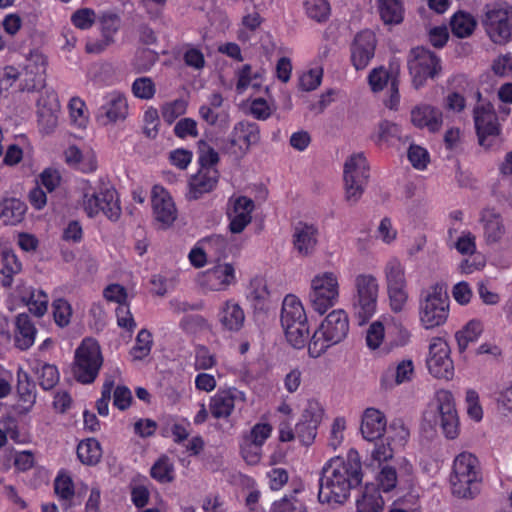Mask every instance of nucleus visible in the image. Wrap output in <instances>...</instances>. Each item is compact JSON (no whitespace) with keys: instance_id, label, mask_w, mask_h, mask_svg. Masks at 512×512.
<instances>
[{"instance_id":"1","label":"nucleus","mask_w":512,"mask_h":512,"mask_svg":"<svg viewBox=\"0 0 512 512\" xmlns=\"http://www.w3.org/2000/svg\"><path fill=\"white\" fill-rule=\"evenodd\" d=\"M362 466L357 451L351 450L346 459H330L322 468L318 499L321 503L343 504L350 491L362 482Z\"/></svg>"},{"instance_id":"2","label":"nucleus","mask_w":512,"mask_h":512,"mask_svg":"<svg viewBox=\"0 0 512 512\" xmlns=\"http://www.w3.org/2000/svg\"><path fill=\"white\" fill-rule=\"evenodd\" d=\"M482 473L479 460L469 452L460 453L453 463L451 484L453 494L472 499L481 489Z\"/></svg>"},{"instance_id":"3","label":"nucleus","mask_w":512,"mask_h":512,"mask_svg":"<svg viewBox=\"0 0 512 512\" xmlns=\"http://www.w3.org/2000/svg\"><path fill=\"white\" fill-rule=\"evenodd\" d=\"M379 283L370 273L355 276L351 296V313L359 325L366 324L376 313Z\"/></svg>"},{"instance_id":"4","label":"nucleus","mask_w":512,"mask_h":512,"mask_svg":"<svg viewBox=\"0 0 512 512\" xmlns=\"http://www.w3.org/2000/svg\"><path fill=\"white\" fill-rule=\"evenodd\" d=\"M349 332V318L343 309L330 312L311 337L308 351L316 358L329 347L343 341Z\"/></svg>"},{"instance_id":"5","label":"nucleus","mask_w":512,"mask_h":512,"mask_svg":"<svg viewBox=\"0 0 512 512\" xmlns=\"http://www.w3.org/2000/svg\"><path fill=\"white\" fill-rule=\"evenodd\" d=\"M448 315L449 298L443 283H435L422 291L419 299V320L425 329L443 325Z\"/></svg>"},{"instance_id":"6","label":"nucleus","mask_w":512,"mask_h":512,"mask_svg":"<svg viewBox=\"0 0 512 512\" xmlns=\"http://www.w3.org/2000/svg\"><path fill=\"white\" fill-rule=\"evenodd\" d=\"M281 324L287 341L296 349L303 348L309 338V326L304 307L294 295L283 300Z\"/></svg>"},{"instance_id":"7","label":"nucleus","mask_w":512,"mask_h":512,"mask_svg":"<svg viewBox=\"0 0 512 512\" xmlns=\"http://www.w3.org/2000/svg\"><path fill=\"white\" fill-rule=\"evenodd\" d=\"M102 365L103 356L97 341L84 339L75 351L72 367L74 378L82 384H91L97 378Z\"/></svg>"},{"instance_id":"8","label":"nucleus","mask_w":512,"mask_h":512,"mask_svg":"<svg viewBox=\"0 0 512 512\" xmlns=\"http://www.w3.org/2000/svg\"><path fill=\"white\" fill-rule=\"evenodd\" d=\"M436 402L437 414L435 411H426L424 421L431 427L439 424L448 439H455L459 434V417L452 393L448 390H439L436 393Z\"/></svg>"},{"instance_id":"9","label":"nucleus","mask_w":512,"mask_h":512,"mask_svg":"<svg viewBox=\"0 0 512 512\" xmlns=\"http://www.w3.org/2000/svg\"><path fill=\"white\" fill-rule=\"evenodd\" d=\"M481 23L496 44H505L512 34V7L507 3L488 4Z\"/></svg>"},{"instance_id":"10","label":"nucleus","mask_w":512,"mask_h":512,"mask_svg":"<svg viewBox=\"0 0 512 512\" xmlns=\"http://www.w3.org/2000/svg\"><path fill=\"white\" fill-rule=\"evenodd\" d=\"M389 307L394 313L406 310L409 300L405 269L397 258L390 259L384 267Z\"/></svg>"},{"instance_id":"11","label":"nucleus","mask_w":512,"mask_h":512,"mask_svg":"<svg viewBox=\"0 0 512 512\" xmlns=\"http://www.w3.org/2000/svg\"><path fill=\"white\" fill-rule=\"evenodd\" d=\"M339 299V281L335 273H318L311 280L309 301L314 311L324 314L336 305Z\"/></svg>"},{"instance_id":"12","label":"nucleus","mask_w":512,"mask_h":512,"mask_svg":"<svg viewBox=\"0 0 512 512\" xmlns=\"http://www.w3.org/2000/svg\"><path fill=\"white\" fill-rule=\"evenodd\" d=\"M83 208L92 218L100 212L111 221H117L121 215L117 193L112 187L85 188L83 193Z\"/></svg>"},{"instance_id":"13","label":"nucleus","mask_w":512,"mask_h":512,"mask_svg":"<svg viewBox=\"0 0 512 512\" xmlns=\"http://www.w3.org/2000/svg\"><path fill=\"white\" fill-rule=\"evenodd\" d=\"M369 179V167L362 153L351 155L344 164L345 199L351 205L361 198Z\"/></svg>"},{"instance_id":"14","label":"nucleus","mask_w":512,"mask_h":512,"mask_svg":"<svg viewBox=\"0 0 512 512\" xmlns=\"http://www.w3.org/2000/svg\"><path fill=\"white\" fill-rule=\"evenodd\" d=\"M409 73L416 89L424 85L427 79H433L441 71L440 58L424 47H416L410 51L408 58Z\"/></svg>"},{"instance_id":"15","label":"nucleus","mask_w":512,"mask_h":512,"mask_svg":"<svg viewBox=\"0 0 512 512\" xmlns=\"http://www.w3.org/2000/svg\"><path fill=\"white\" fill-rule=\"evenodd\" d=\"M478 104L474 108V122L479 144L490 148L500 135L501 128L498 116L493 105L481 99V93L477 92Z\"/></svg>"},{"instance_id":"16","label":"nucleus","mask_w":512,"mask_h":512,"mask_svg":"<svg viewBox=\"0 0 512 512\" xmlns=\"http://www.w3.org/2000/svg\"><path fill=\"white\" fill-rule=\"evenodd\" d=\"M260 127L254 122L242 120L237 122L223 149L236 158H242L250 150L251 146L260 142Z\"/></svg>"},{"instance_id":"17","label":"nucleus","mask_w":512,"mask_h":512,"mask_svg":"<svg viewBox=\"0 0 512 512\" xmlns=\"http://www.w3.org/2000/svg\"><path fill=\"white\" fill-rule=\"evenodd\" d=\"M426 363L430 374L435 378L445 380L453 378L454 365L450 358V348L442 338L436 337L431 340Z\"/></svg>"},{"instance_id":"18","label":"nucleus","mask_w":512,"mask_h":512,"mask_svg":"<svg viewBox=\"0 0 512 512\" xmlns=\"http://www.w3.org/2000/svg\"><path fill=\"white\" fill-rule=\"evenodd\" d=\"M46 67V57L37 50L32 51L24 64L22 90L33 92L45 88Z\"/></svg>"},{"instance_id":"19","label":"nucleus","mask_w":512,"mask_h":512,"mask_svg":"<svg viewBox=\"0 0 512 512\" xmlns=\"http://www.w3.org/2000/svg\"><path fill=\"white\" fill-rule=\"evenodd\" d=\"M377 39L369 29L358 32L350 46L351 62L356 70L365 69L375 54Z\"/></svg>"},{"instance_id":"20","label":"nucleus","mask_w":512,"mask_h":512,"mask_svg":"<svg viewBox=\"0 0 512 512\" xmlns=\"http://www.w3.org/2000/svg\"><path fill=\"white\" fill-rule=\"evenodd\" d=\"M152 208L155 220L163 228L173 224L177 218V209L171 195L161 186H154L152 189Z\"/></svg>"},{"instance_id":"21","label":"nucleus","mask_w":512,"mask_h":512,"mask_svg":"<svg viewBox=\"0 0 512 512\" xmlns=\"http://www.w3.org/2000/svg\"><path fill=\"white\" fill-rule=\"evenodd\" d=\"M395 431L400 440H406L409 436V431L405 427L402 421H393L388 428L387 435H384L380 439L374 440V446L371 450V458L377 461L379 464L388 461L393 458L394 450L391 446V440L394 437L391 432Z\"/></svg>"},{"instance_id":"22","label":"nucleus","mask_w":512,"mask_h":512,"mask_svg":"<svg viewBox=\"0 0 512 512\" xmlns=\"http://www.w3.org/2000/svg\"><path fill=\"white\" fill-rule=\"evenodd\" d=\"M479 222L483 229V238L488 245L499 243L506 233L502 215L495 208H484L480 212Z\"/></svg>"},{"instance_id":"23","label":"nucleus","mask_w":512,"mask_h":512,"mask_svg":"<svg viewBox=\"0 0 512 512\" xmlns=\"http://www.w3.org/2000/svg\"><path fill=\"white\" fill-rule=\"evenodd\" d=\"M127 115L128 103L126 97L119 92H113L107 96L105 104L99 109L97 119L103 125H107L123 121Z\"/></svg>"},{"instance_id":"24","label":"nucleus","mask_w":512,"mask_h":512,"mask_svg":"<svg viewBox=\"0 0 512 512\" xmlns=\"http://www.w3.org/2000/svg\"><path fill=\"white\" fill-rule=\"evenodd\" d=\"M293 248L298 255L308 257L312 255L318 243V229L312 224L298 222L293 230Z\"/></svg>"},{"instance_id":"25","label":"nucleus","mask_w":512,"mask_h":512,"mask_svg":"<svg viewBox=\"0 0 512 512\" xmlns=\"http://www.w3.org/2000/svg\"><path fill=\"white\" fill-rule=\"evenodd\" d=\"M410 121L417 128H427L430 132L439 131L443 124V114L429 104H420L412 108Z\"/></svg>"},{"instance_id":"26","label":"nucleus","mask_w":512,"mask_h":512,"mask_svg":"<svg viewBox=\"0 0 512 512\" xmlns=\"http://www.w3.org/2000/svg\"><path fill=\"white\" fill-rule=\"evenodd\" d=\"M245 401L246 397L242 391L236 388L219 390L210 401V412L216 419L227 418L231 415L236 401Z\"/></svg>"},{"instance_id":"27","label":"nucleus","mask_w":512,"mask_h":512,"mask_svg":"<svg viewBox=\"0 0 512 512\" xmlns=\"http://www.w3.org/2000/svg\"><path fill=\"white\" fill-rule=\"evenodd\" d=\"M360 431L367 441H374L387 435V420L384 413L375 408H367L362 416Z\"/></svg>"},{"instance_id":"28","label":"nucleus","mask_w":512,"mask_h":512,"mask_svg":"<svg viewBox=\"0 0 512 512\" xmlns=\"http://www.w3.org/2000/svg\"><path fill=\"white\" fill-rule=\"evenodd\" d=\"M219 172L216 168H200L189 181L187 198L197 200L203 194L211 192L217 185Z\"/></svg>"},{"instance_id":"29","label":"nucleus","mask_w":512,"mask_h":512,"mask_svg":"<svg viewBox=\"0 0 512 512\" xmlns=\"http://www.w3.org/2000/svg\"><path fill=\"white\" fill-rule=\"evenodd\" d=\"M205 278L212 290H225L236 282L235 269L230 263H219L205 273Z\"/></svg>"},{"instance_id":"30","label":"nucleus","mask_w":512,"mask_h":512,"mask_svg":"<svg viewBox=\"0 0 512 512\" xmlns=\"http://www.w3.org/2000/svg\"><path fill=\"white\" fill-rule=\"evenodd\" d=\"M254 207L253 200L248 197L241 196L235 200L234 215H230L231 221L229 224L232 233L242 232L251 222Z\"/></svg>"},{"instance_id":"31","label":"nucleus","mask_w":512,"mask_h":512,"mask_svg":"<svg viewBox=\"0 0 512 512\" xmlns=\"http://www.w3.org/2000/svg\"><path fill=\"white\" fill-rule=\"evenodd\" d=\"M100 24L103 40L88 43L86 50L89 53H100L114 42V35L119 29V18L116 15H103Z\"/></svg>"},{"instance_id":"32","label":"nucleus","mask_w":512,"mask_h":512,"mask_svg":"<svg viewBox=\"0 0 512 512\" xmlns=\"http://www.w3.org/2000/svg\"><path fill=\"white\" fill-rule=\"evenodd\" d=\"M15 345L21 350H27L35 341L36 328L28 314L21 313L15 321Z\"/></svg>"},{"instance_id":"33","label":"nucleus","mask_w":512,"mask_h":512,"mask_svg":"<svg viewBox=\"0 0 512 512\" xmlns=\"http://www.w3.org/2000/svg\"><path fill=\"white\" fill-rule=\"evenodd\" d=\"M56 102L57 96L53 90H45L37 99L39 121L41 124H45L49 130L57 124V117L54 114Z\"/></svg>"},{"instance_id":"34","label":"nucleus","mask_w":512,"mask_h":512,"mask_svg":"<svg viewBox=\"0 0 512 512\" xmlns=\"http://www.w3.org/2000/svg\"><path fill=\"white\" fill-rule=\"evenodd\" d=\"M26 210V204L20 199L6 198L0 202V219L4 224L16 225L24 219Z\"/></svg>"},{"instance_id":"35","label":"nucleus","mask_w":512,"mask_h":512,"mask_svg":"<svg viewBox=\"0 0 512 512\" xmlns=\"http://www.w3.org/2000/svg\"><path fill=\"white\" fill-rule=\"evenodd\" d=\"M247 298L255 311L262 312L268 308L269 292L263 278L256 277L251 280Z\"/></svg>"},{"instance_id":"36","label":"nucleus","mask_w":512,"mask_h":512,"mask_svg":"<svg viewBox=\"0 0 512 512\" xmlns=\"http://www.w3.org/2000/svg\"><path fill=\"white\" fill-rule=\"evenodd\" d=\"M245 315L242 308L233 301H227L220 314V322L230 331H238L244 323Z\"/></svg>"},{"instance_id":"37","label":"nucleus","mask_w":512,"mask_h":512,"mask_svg":"<svg viewBox=\"0 0 512 512\" xmlns=\"http://www.w3.org/2000/svg\"><path fill=\"white\" fill-rule=\"evenodd\" d=\"M384 501L375 485H366L362 497L357 500V512H382Z\"/></svg>"},{"instance_id":"38","label":"nucleus","mask_w":512,"mask_h":512,"mask_svg":"<svg viewBox=\"0 0 512 512\" xmlns=\"http://www.w3.org/2000/svg\"><path fill=\"white\" fill-rule=\"evenodd\" d=\"M77 456L83 464H97L102 457L100 443L94 438H88L81 441L77 447Z\"/></svg>"},{"instance_id":"39","label":"nucleus","mask_w":512,"mask_h":512,"mask_svg":"<svg viewBox=\"0 0 512 512\" xmlns=\"http://www.w3.org/2000/svg\"><path fill=\"white\" fill-rule=\"evenodd\" d=\"M380 17L385 24H399L403 20L404 8L401 0H378Z\"/></svg>"},{"instance_id":"40","label":"nucleus","mask_w":512,"mask_h":512,"mask_svg":"<svg viewBox=\"0 0 512 512\" xmlns=\"http://www.w3.org/2000/svg\"><path fill=\"white\" fill-rule=\"evenodd\" d=\"M450 26L452 33L456 37L465 38L473 33L476 27V20L471 14L464 11H458L451 18Z\"/></svg>"},{"instance_id":"41","label":"nucleus","mask_w":512,"mask_h":512,"mask_svg":"<svg viewBox=\"0 0 512 512\" xmlns=\"http://www.w3.org/2000/svg\"><path fill=\"white\" fill-rule=\"evenodd\" d=\"M202 245L205 247L208 256L213 261L219 262L227 255L228 243L221 235H212L205 238L202 241Z\"/></svg>"},{"instance_id":"42","label":"nucleus","mask_w":512,"mask_h":512,"mask_svg":"<svg viewBox=\"0 0 512 512\" xmlns=\"http://www.w3.org/2000/svg\"><path fill=\"white\" fill-rule=\"evenodd\" d=\"M482 332V325L478 321H470L455 335L459 350L464 351L469 343L475 342Z\"/></svg>"},{"instance_id":"43","label":"nucleus","mask_w":512,"mask_h":512,"mask_svg":"<svg viewBox=\"0 0 512 512\" xmlns=\"http://www.w3.org/2000/svg\"><path fill=\"white\" fill-rule=\"evenodd\" d=\"M17 379V391L20 400L24 403H28L29 407H31L36 399L35 384L30 380L29 375L21 369L17 372Z\"/></svg>"},{"instance_id":"44","label":"nucleus","mask_w":512,"mask_h":512,"mask_svg":"<svg viewBox=\"0 0 512 512\" xmlns=\"http://www.w3.org/2000/svg\"><path fill=\"white\" fill-rule=\"evenodd\" d=\"M152 345V334L147 329H142L136 337V343L132 347L130 354L134 360H142L149 355Z\"/></svg>"},{"instance_id":"45","label":"nucleus","mask_w":512,"mask_h":512,"mask_svg":"<svg viewBox=\"0 0 512 512\" xmlns=\"http://www.w3.org/2000/svg\"><path fill=\"white\" fill-rule=\"evenodd\" d=\"M304 8L309 18L323 22L328 19L330 5L326 0H305Z\"/></svg>"},{"instance_id":"46","label":"nucleus","mask_w":512,"mask_h":512,"mask_svg":"<svg viewBox=\"0 0 512 512\" xmlns=\"http://www.w3.org/2000/svg\"><path fill=\"white\" fill-rule=\"evenodd\" d=\"M132 93L138 99L150 100L156 93V85L150 77H139L132 84Z\"/></svg>"},{"instance_id":"47","label":"nucleus","mask_w":512,"mask_h":512,"mask_svg":"<svg viewBox=\"0 0 512 512\" xmlns=\"http://www.w3.org/2000/svg\"><path fill=\"white\" fill-rule=\"evenodd\" d=\"M414 373V366L411 360H403L394 369H389L385 376L384 380L389 377L395 378L396 384H402L404 382H408L412 379Z\"/></svg>"},{"instance_id":"48","label":"nucleus","mask_w":512,"mask_h":512,"mask_svg":"<svg viewBox=\"0 0 512 512\" xmlns=\"http://www.w3.org/2000/svg\"><path fill=\"white\" fill-rule=\"evenodd\" d=\"M48 301L49 298L43 290H33L26 300V305L29 307L30 312L41 317L47 311Z\"/></svg>"},{"instance_id":"49","label":"nucleus","mask_w":512,"mask_h":512,"mask_svg":"<svg viewBox=\"0 0 512 512\" xmlns=\"http://www.w3.org/2000/svg\"><path fill=\"white\" fill-rule=\"evenodd\" d=\"M37 373L39 384L44 390L52 389L59 381V373L54 365L43 364Z\"/></svg>"},{"instance_id":"50","label":"nucleus","mask_w":512,"mask_h":512,"mask_svg":"<svg viewBox=\"0 0 512 512\" xmlns=\"http://www.w3.org/2000/svg\"><path fill=\"white\" fill-rule=\"evenodd\" d=\"M187 102L184 99H176L167 103L162 108V117L168 124L173 123L179 116L186 113Z\"/></svg>"},{"instance_id":"51","label":"nucleus","mask_w":512,"mask_h":512,"mask_svg":"<svg viewBox=\"0 0 512 512\" xmlns=\"http://www.w3.org/2000/svg\"><path fill=\"white\" fill-rule=\"evenodd\" d=\"M53 315L55 322L60 327H65L70 323L72 314L70 304L64 299H56L53 304Z\"/></svg>"},{"instance_id":"52","label":"nucleus","mask_w":512,"mask_h":512,"mask_svg":"<svg viewBox=\"0 0 512 512\" xmlns=\"http://www.w3.org/2000/svg\"><path fill=\"white\" fill-rule=\"evenodd\" d=\"M397 479L398 477L395 467L384 465L377 476L378 486L384 492H389L396 487Z\"/></svg>"},{"instance_id":"53","label":"nucleus","mask_w":512,"mask_h":512,"mask_svg":"<svg viewBox=\"0 0 512 512\" xmlns=\"http://www.w3.org/2000/svg\"><path fill=\"white\" fill-rule=\"evenodd\" d=\"M198 150L200 168H215L214 166L219 161V156L215 149L201 140L198 142Z\"/></svg>"},{"instance_id":"54","label":"nucleus","mask_w":512,"mask_h":512,"mask_svg":"<svg viewBox=\"0 0 512 512\" xmlns=\"http://www.w3.org/2000/svg\"><path fill=\"white\" fill-rule=\"evenodd\" d=\"M173 467L167 458L159 459L151 468V476L161 483H168L173 480Z\"/></svg>"},{"instance_id":"55","label":"nucleus","mask_w":512,"mask_h":512,"mask_svg":"<svg viewBox=\"0 0 512 512\" xmlns=\"http://www.w3.org/2000/svg\"><path fill=\"white\" fill-rule=\"evenodd\" d=\"M114 387V379L107 377L101 391V398L96 402V408L101 416H107L109 412V401Z\"/></svg>"},{"instance_id":"56","label":"nucleus","mask_w":512,"mask_h":512,"mask_svg":"<svg viewBox=\"0 0 512 512\" xmlns=\"http://www.w3.org/2000/svg\"><path fill=\"white\" fill-rule=\"evenodd\" d=\"M54 490L61 500H70L74 496V485L69 476L59 475L54 482Z\"/></svg>"},{"instance_id":"57","label":"nucleus","mask_w":512,"mask_h":512,"mask_svg":"<svg viewBox=\"0 0 512 512\" xmlns=\"http://www.w3.org/2000/svg\"><path fill=\"white\" fill-rule=\"evenodd\" d=\"M323 408L316 401H309L303 410L300 421L318 426L323 418Z\"/></svg>"},{"instance_id":"58","label":"nucleus","mask_w":512,"mask_h":512,"mask_svg":"<svg viewBox=\"0 0 512 512\" xmlns=\"http://www.w3.org/2000/svg\"><path fill=\"white\" fill-rule=\"evenodd\" d=\"M383 67L373 69L369 74V84L374 92L381 91L393 79Z\"/></svg>"},{"instance_id":"59","label":"nucleus","mask_w":512,"mask_h":512,"mask_svg":"<svg viewBox=\"0 0 512 512\" xmlns=\"http://www.w3.org/2000/svg\"><path fill=\"white\" fill-rule=\"evenodd\" d=\"M95 12L90 8H81L71 16L72 23L79 29H88L95 22Z\"/></svg>"},{"instance_id":"60","label":"nucleus","mask_w":512,"mask_h":512,"mask_svg":"<svg viewBox=\"0 0 512 512\" xmlns=\"http://www.w3.org/2000/svg\"><path fill=\"white\" fill-rule=\"evenodd\" d=\"M174 134L181 139L188 136L197 137V122L192 118H182L174 126Z\"/></svg>"},{"instance_id":"61","label":"nucleus","mask_w":512,"mask_h":512,"mask_svg":"<svg viewBox=\"0 0 512 512\" xmlns=\"http://www.w3.org/2000/svg\"><path fill=\"white\" fill-rule=\"evenodd\" d=\"M271 512H307V509L300 501L283 497L273 503Z\"/></svg>"},{"instance_id":"62","label":"nucleus","mask_w":512,"mask_h":512,"mask_svg":"<svg viewBox=\"0 0 512 512\" xmlns=\"http://www.w3.org/2000/svg\"><path fill=\"white\" fill-rule=\"evenodd\" d=\"M262 446L258 445L254 442H251L248 439H244L241 445V453L244 460L250 464L255 465L261 459Z\"/></svg>"},{"instance_id":"63","label":"nucleus","mask_w":512,"mask_h":512,"mask_svg":"<svg viewBox=\"0 0 512 512\" xmlns=\"http://www.w3.org/2000/svg\"><path fill=\"white\" fill-rule=\"evenodd\" d=\"M317 428L314 424L299 421L295 426V433L302 444L310 445L317 435Z\"/></svg>"},{"instance_id":"64","label":"nucleus","mask_w":512,"mask_h":512,"mask_svg":"<svg viewBox=\"0 0 512 512\" xmlns=\"http://www.w3.org/2000/svg\"><path fill=\"white\" fill-rule=\"evenodd\" d=\"M498 405L501 407L503 415L512 421V384L504 388L497 398Z\"/></svg>"}]
</instances>
